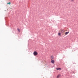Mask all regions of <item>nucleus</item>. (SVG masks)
Returning a JSON list of instances; mask_svg holds the SVG:
<instances>
[{
  "instance_id": "obj_1",
  "label": "nucleus",
  "mask_w": 78,
  "mask_h": 78,
  "mask_svg": "<svg viewBox=\"0 0 78 78\" xmlns=\"http://www.w3.org/2000/svg\"><path fill=\"white\" fill-rule=\"evenodd\" d=\"M38 53L37 52H36V51H35L34 52V56H37V55Z\"/></svg>"
},
{
  "instance_id": "obj_2",
  "label": "nucleus",
  "mask_w": 78,
  "mask_h": 78,
  "mask_svg": "<svg viewBox=\"0 0 78 78\" xmlns=\"http://www.w3.org/2000/svg\"><path fill=\"white\" fill-rule=\"evenodd\" d=\"M59 31L60 32V33H63L64 32V30L62 29L60 30Z\"/></svg>"
},
{
  "instance_id": "obj_3",
  "label": "nucleus",
  "mask_w": 78,
  "mask_h": 78,
  "mask_svg": "<svg viewBox=\"0 0 78 78\" xmlns=\"http://www.w3.org/2000/svg\"><path fill=\"white\" fill-rule=\"evenodd\" d=\"M51 62L52 63V64H54L55 63V61L52 60L51 61Z\"/></svg>"
},
{
  "instance_id": "obj_4",
  "label": "nucleus",
  "mask_w": 78,
  "mask_h": 78,
  "mask_svg": "<svg viewBox=\"0 0 78 78\" xmlns=\"http://www.w3.org/2000/svg\"><path fill=\"white\" fill-rule=\"evenodd\" d=\"M61 76V75H58V76H57V78H59Z\"/></svg>"
},
{
  "instance_id": "obj_5",
  "label": "nucleus",
  "mask_w": 78,
  "mask_h": 78,
  "mask_svg": "<svg viewBox=\"0 0 78 78\" xmlns=\"http://www.w3.org/2000/svg\"><path fill=\"white\" fill-rule=\"evenodd\" d=\"M17 30H18V32L19 33H20V29L18 28L17 29Z\"/></svg>"
},
{
  "instance_id": "obj_6",
  "label": "nucleus",
  "mask_w": 78,
  "mask_h": 78,
  "mask_svg": "<svg viewBox=\"0 0 78 78\" xmlns=\"http://www.w3.org/2000/svg\"><path fill=\"white\" fill-rule=\"evenodd\" d=\"M69 32H66L65 35H67V34H69Z\"/></svg>"
},
{
  "instance_id": "obj_7",
  "label": "nucleus",
  "mask_w": 78,
  "mask_h": 78,
  "mask_svg": "<svg viewBox=\"0 0 78 78\" xmlns=\"http://www.w3.org/2000/svg\"><path fill=\"white\" fill-rule=\"evenodd\" d=\"M61 33H58V36H61Z\"/></svg>"
},
{
  "instance_id": "obj_8",
  "label": "nucleus",
  "mask_w": 78,
  "mask_h": 78,
  "mask_svg": "<svg viewBox=\"0 0 78 78\" xmlns=\"http://www.w3.org/2000/svg\"><path fill=\"white\" fill-rule=\"evenodd\" d=\"M56 69L57 70H61V69L60 68H56Z\"/></svg>"
},
{
  "instance_id": "obj_9",
  "label": "nucleus",
  "mask_w": 78,
  "mask_h": 78,
  "mask_svg": "<svg viewBox=\"0 0 78 78\" xmlns=\"http://www.w3.org/2000/svg\"><path fill=\"white\" fill-rule=\"evenodd\" d=\"M7 5H11V2H9L8 3H7Z\"/></svg>"
},
{
  "instance_id": "obj_10",
  "label": "nucleus",
  "mask_w": 78,
  "mask_h": 78,
  "mask_svg": "<svg viewBox=\"0 0 78 78\" xmlns=\"http://www.w3.org/2000/svg\"><path fill=\"white\" fill-rule=\"evenodd\" d=\"M71 1H72V2H73L74 1L73 0H71Z\"/></svg>"
}]
</instances>
